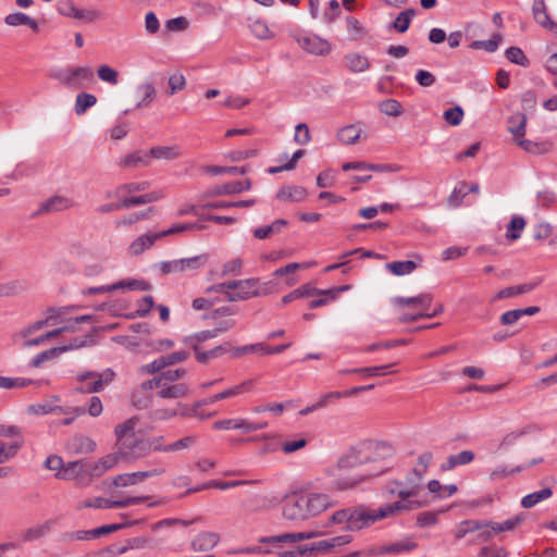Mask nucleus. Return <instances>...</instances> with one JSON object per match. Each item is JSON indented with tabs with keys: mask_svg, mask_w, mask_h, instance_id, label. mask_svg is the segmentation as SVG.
Listing matches in <instances>:
<instances>
[{
	"mask_svg": "<svg viewBox=\"0 0 557 557\" xmlns=\"http://www.w3.org/2000/svg\"><path fill=\"white\" fill-rule=\"evenodd\" d=\"M60 480H74L81 486H87L92 481L89 461L76 460L65 465L63 471L57 472Z\"/></svg>",
	"mask_w": 557,
	"mask_h": 557,
	"instance_id": "9",
	"label": "nucleus"
},
{
	"mask_svg": "<svg viewBox=\"0 0 557 557\" xmlns=\"http://www.w3.org/2000/svg\"><path fill=\"white\" fill-rule=\"evenodd\" d=\"M393 304L399 310H412L417 313L430 311V313H442L444 308L440 302H433L430 294H421L414 297H395Z\"/></svg>",
	"mask_w": 557,
	"mask_h": 557,
	"instance_id": "8",
	"label": "nucleus"
},
{
	"mask_svg": "<svg viewBox=\"0 0 557 557\" xmlns=\"http://www.w3.org/2000/svg\"><path fill=\"white\" fill-rule=\"evenodd\" d=\"M92 308L96 311H107L109 313H117L120 311L126 310L127 306L124 301L119 300H108L102 301L97 306H90V305H73L71 307H67V310H83V309H89Z\"/></svg>",
	"mask_w": 557,
	"mask_h": 557,
	"instance_id": "25",
	"label": "nucleus"
},
{
	"mask_svg": "<svg viewBox=\"0 0 557 557\" xmlns=\"http://www.w3.org/2000/svg\"><path fill=\"white\" fill-rule=\"evenodd\" d=\"M160 238L159 233L144 234L135 238L127 248L131 256H139L149 249Z\"/></svg>",
	"mask_w": 557,
	"mask_h": 557,
	"instance_id": "24",
	"label": "nucleus"
},
{
	"mask_svg": "<svg viewBox=\"0 0 557 557\" xmlns=\"http://www.w3.org/2000/svg\"><path fill=\"white\" fill-rule=\"evenodd\" d=\"M119 459H121V457H120L119 453L116 451L114 454L106 455L104 457L100 458L97 461H92V462L89 461L92 479L99 478L107 471L114 468L117 465Z\"/></svg>",
	"mask_w": 557,
	"mask_h": 557,
	"instance_id": "22",
	"label": "nucleus"
},
{
	"mask_svg": "<svg viewBox=\"0 0 557 557\" xmlns=\"http://www.w3.org/2000/svg\"><path fill=\"white\" fill-rule=\"evenodd\" d=\"M527 121V115L523 113H516L508 119V131L512 134L516 141L524 136Z\"/></svg>",
	"mask_w": 557,
	"mask_h": 557,
	"instance_id": "35",
	"label": "nucleus"
},
{
	"mask_svg": "<svg viewBox=\"0 0 557 557\" xmlns=\"http://www.w3.org/2000/svg\"><path fill=\"white\" fill-rule=\"evenodd\" d=\"M33 382L32 379L0 376V388H23L30 385Z\"/></svg>",
	"mask_w": 557,
	"mask_h": 557,
	"instance_id": "61",
	"label": "nucleus"
},
{
	"mask_svg": "<svg viewBox=\"0 0 557 557\" xmlns=\"http://www.w3.org/2000/svg\"><path fill=\"white\" fill-rule=\"evenodd\" d=\"M500 41H502V35L494 34L491 39L472 41L470 44V48L474 49V50L483 49L487 52H495L498 49Z\"/></svg>",
	"mask_w": 557,
	"mask_h": 557,
	"instance_id": "53",
	"label": "nucleus"
},
{
	"mask_svg": "<svg viewBox=\"0 0 557 557\" xmlns=\"http://www.w3.org/2000/svg\"><path fill=\"white\" fill-rule=\"evenodd\" d=\"M97 102V98L87 92H82L76 96L75 100V113L81 115L87 111L90 107L95 106Z\"/></svg>",
	"mask_w": 557,
	"mask_h": 557,
	"instance_id": "54",
	"label": "nucleus"
},
{
	"mask_svg": "<svg viewBox=\"0 0 557 557\" xmlns=\"http://www.w3.org/2000/svg\"><path fill=\"white\" fill-rule=\"evenodd\" d=\"M251 188L250 180H246L244 182H231L223 184L221 186H216L211 189L210 195L212 196H223V195H233L240 194L244 190H248Z\"/></svg>",
	"mask_w": 557,
	"mask_h": 557,
	"instance_id": "28",
	"label": "nucleus"
},
{
	"mask_svg": "<svg viewBox=\"0 0 557 557\" xmlns=\"http://www.w3.org/2000/svg\"><path fill=\"white\" fill-rule=\"evenodd\" d=\"M304 496L311 518L334 506V502H332L331 497L324 493H308L304 494Z\"/></svg>",
	"mask_w": 557,
	"mask_h": 557,
	"instance_id": "18",
	"label": "nucleus"
},
{
	"mask_svg": "<svg viewBox=\"0 0 557 557\" xmlns=\"http://www.w3.org/2000/svg\"><path fill=\"white\" fill-rule=\"evenodd\" d=\"M274 287L271 281L261 283L257 278H247L212 285L207 288V294L216 293L223 301H242L268 295Z\"/></svg>",
	"mask_w": 557,
	"mask_h": 557,
	"instance_id": "2",
	"label": "nucleus"
},
{
	"mask_svg": "<svg viewBox=\"0 0 557 557\" xmlns=\"http://www.w3.org/2000/svg\"><path fill=\"white\" fill-rule=\"evenodd\" d=\"M533 289V285L531 284H522L518 286H509L502 290H499L494 297L493 300L503 299L512 297L519 294L528 293Z\"/></svg>",
	"mask_w": 557,
	"mask_h": 557,
	"instance_id": "58",
	"label": "nucleus"
},
{
	"mask_svg": "<svg viewBox=\"0 0 557 557\" xmlns=\"http://www.w3.org/2000/svg\"><path fill=\"white\" fill-rule=\"evenodd\" d=\"M282 513L290 521H305L311 518L304 494L288 497L283 505Z\"/></svg>",
	"mask_w": 557,
	"mask_h": 557,
	"instance_id": "11",
	"label": "nucleus"
},
{
	"mask_svg": "<svg viewBox=\"0 0 557 557\" xmlns=\"http://www.w3.org/2000/svg\"><path fill=\"white\" fill-rule=\"evenodd\" d=\"M409 486L405 488H400L397 492L391 490V494L397 495L399 499H412L413 496L418 494V491L421 486V482H418L414 478H408Z\"/></svg>",
	"mask_w": 557,
	"mask_h": 557,
	"instance_id": "56",
	"label": "nucleus"
},
{
	"mask_svg": "<svg viewBox=\"0 0 557 557\" xmlns=\"http://www.w3.org/2000/svg\"><path fill=\"white\" fill-rule=\"evenodd\" d=\"M26 289L22 281L14 280L0 284V297L15 296Z\"/></svg>",
	"mask_w": 557,
	"mask_h": 557,
	"instance_id": "57",
	"label": "nucleus"
},
{
	"mask_svg": "<svg viewBox=\"0 0 557 557\" xmlns=\"http://www.w3.org/2000/svg\"><path fill=\"white\" fill-rule=\"evenodd\" d=\"M205 226L198 223H180L176 225H173L172 227L164 230L162 232H158L160 235V238H163L165 236L188 232V231H201Z\"/></svg>",
	"mask_w": 557,
	"mask_h": 557,
	"instance_id": "55",
	"label": "nucleus"
},
{
	"mask_svg": "<svg viewBox=\"0 0 557 557\" xmlns=\"http://www.w3.org/2000/svg\"><path fill=\"white\" fill-rule=\"evenodd\" d=\"M348 285L336 286L329 289H318L312 284H304L298 288L294 289L289 294L282 298L283 304H289L295 300H301L313 297L312 300L308 301L307 309H317L331 301H334L338 294L347 290Z\"/></svg>",
	"mask_w": 557,
	"mask_h": 557,
	"instance_id": "5",
	"label": "nucleus"
},
{
	"mask_svg": "<svg viewBox=\"0 0 557 557\" xmlns=\"http://www.w3.org/2000/svg\"><path fill=\"white\" fill-rule=\"evenodd\" d=\"M57 10L59 14L85 22H94L100 17L96 10L78 9L72 0H59Z\"/></svg>",
	"mask_w": 557,
	"mask_h": 557,
	"instance_id": "13",
	"label": "nucleus"
},
{
	"mask_svg": "<svg viewBox=\"0 0 557 557\" xmlns=\"http://www.w3.org/2000/svg\"><path fill=\"white\" fill-rule=\"evenodd\" d=\"M22 445V440H16L12 443L0 441V463H4L12 459L17 454Z\"/></svg>",
	"mask_w": 557,
	"mask_h": 557,
	"instance_id": "47",
	"label": "nucleus"
},
{
	"mask_svg": "<svg viewBox=\"0 0 557 557\" xmlns=\"http://www.w3.org/2000/svg\"><path fill=\"white\" fill-rule=\"evenodd\" d=\"M361 137V128L351 124L342 127L337 132V139L344 145H354Z\"/></svg>",
	"mask_w": 557,
	"mask_h": 557,
	"instance_id": "39",
	"label": "nucleus"
},
{
	"mask_svg": "<svg viewBox=\"0 0 557 557\" xmlns=\"http://www.w3.org/2000/svg\"><path fill=\"white\" fill-rule=\"evenodd\" d=\"M137 418H131L115 426L117 453L125 461H135L150 454L147 437L136 435Z\"/></svg>",
	"mask_w": 557,
	"mask_h": 557,
	"instance_id": "3",
	"label": "nucleus"
},
{
	"mask_svg": "<svg viewBox=\"0 0 557 557\" xmlns=\"http://www.w3.org/2000/svg\"><path fill=\"white\" fill-rule=\"evenodd\" d=\"M255 384H256V380H253V379L246 380V381L242 382L240 384L231 386V387L215 394V398H221V400H222V399H227V398L238 396L243 393L250 392Z\"/></svg>",
	"mask_w": 557,
	"mask_h": 557,
	"instance_id": "36",
	"label": "nucleus"
},
{
	"mask_svg": "<svg viewBox=\"0 0 557 557\" xmlns=\"http://www.w3.org/2000/svg\"><path fill=\"white\" fill-rule=\"evenodd\" d=\"M347 67L354 73H361L369 69L370 62L367 57L350 52L345 57Z\"/></svg>",
	"mask_w": 557,
	"mask_h": 557,
	"instance_id": "38",
	"label": "nucleus"
},
{
	"mask_svg": "<svg viewBox=\"0 0 557 557\" xmlns=\"http://www.w3.org/2000/svg\"><path fill=\"white\" fill-rule=\"evenodd\" d=\"M432 459L433 455L430 451H424L419 456L417 465L412 470V475L416 480H418V482L422 481L423 475L425 474Z\"/></svg>",
	"mask_w": 557,
	"mask_h": 557,
	"instance_id": "48",
	"label": "nucleus"
},
{
	"mask_svg": "<svg viewBox=\"0 0 557 557\" xmlns=\"http://www.w3.org/2000/svg\"><path fill=\"white\" fill-rule=\"evenodd\" d=\"M486 525L487 520H463L458 524L455 531V537L456 540H461L467 534L474 532L476 530H482L486 528Z\"/></svg>",
	"mask_w": 557,
	"mask_h": 557,
	"instance_id": "37",
	"label": "nucleus"
},
{
	"mask_svg": "<svg viewBox=\"0 0 557 557\" xmlns=\"http://www.w3.org/2000/svg\"><path fill=\"white\" fill-rule=\"evenodd\" d=\"M268 426L267 422H250L247 419H223L213 423L215 430H240L244 433L256 432Z\"/></svg>",
	"mask_w": 557,
	"mask_h": 557,
	"instance_id": "14",
	"label": "nucleus"
},
{
	"mask_svg": "<svg viewBox=\"0 0 557 557\" xmlns=\"http://www.w3.org/2000/svg\"><path fill=\"white\" fill-rule=\"evenodd\" d=\"M72 206V201L63 196L51 197L44 206L46 211L65 210Z\"/></svg>",
	"mask_w": 557,
	"mask_h": 557,
	"instance_id": "62",
	"label": "nucleus"
},
{
	"mask_svg": "<svg viewBox=\"0 0 557 557\" xmlns=\"http://www.w3.org/2000/svg\"><path fill=\"white\" fill-rule=\"evenodd\" d=\"M216 336H218V334L214 329L206 330V331H200L193 335L184 337L183 343L186 346L191 347L195 351H197L199 344H201L208 339L214 338Z\"/></svg>",
	"mask_w": 557,
	"mask_h": 557,
	"instance_id": "41",
	"label": "nucleus"
},
{
	"mask_svg": "<svg viewBox=\"0 0 557 557\" xmlns=\"http://www.w3.org/2000/svg\"><path fill=\"white\" fill-rule=\"evenodd\" d=\"M149 282L140 278H123L112 284L87 287L81 290L83 297L126 290H149Z\"/></svg>",
	"mask_w": 557,
	"mask_h": 557,
	"instance_id": "6",
	"label": "nucleus"
},
{
	"mask_svg": "<svg viewBox=\"0 0 557 557\" xmlns=\"http://www.w3.org/2000/svg\"><path fill=\"white\" fill-rule=\"evenodd\" d=\"M166 472V469L161 463L157 467L146 470V471H137L131 473L117 474L113 478L112 484L115 487H126L135 485L139 482L145 481L146 479L153 476H161Z\"/></svg>",
	"mask_w": 557,
	"mask_h": 557,
	"instance_id": "12",
	"label": "nucleus"
},
{
	"mask_svg": "<svg viewBox=\"0 0 557 557\" xmlns=\"http://www.w3.org/2000/svg\"><path fill=\"white\" fill-rule=\"evenodd\" d=\"M380 111L388 116H399L403 113L401 104L395 99H385L380 106Z\"/></svg>",
	"mask_w": 557,
	"mask_h": 557,
	"instance_id": "63",
	"label": "nucleus"
},
{
	"mask_svg": "<svg viewBox=\"0 0 557 557\" xmlns=\"http://www.w3.org/2000/svg\"><path fill=\"white\" fill-rule=\"evenodd\" d=\"M119 165L124 169L146 168L150 165L149 151L145 152L141 150L134 151L129 154L122 157L119 161Z\"/></svg>",
	"mask_w": 557,
	"mask_h": 557,
	"instance_id": "23",
	"label": "nucleus"
},
{
	"mask_svg": "<svg viewBox=\"0 0 557 557\" xmlns=\"http://www.w3.org/2000/svg\"><path fill=\"white\" fill-rule=\"evenodd\" d=\"M98 77L106 83L116 85L119 83V73L109 65H100L97 71Z\"/></svg>",
	"mask_w": 557,
	"mask_h": 557,
	"instance_id": "64",
	"label": "nucleus"
},
{
	"mask_svg": "<svg viewBox=\"0 0 557 557\" xmlns=\"http://www.w3.org/2000/svg\"><path fill=\"white\" fill-rule=\"evenodd\" d=\"M137 92L140 95V101H138L136 108L148 107L156 97V89L150 83L139 85Z\"/></svg>",
	"mask_w": 557,
	"mask_h": 557,
	"instance_id": "51",
	"label": "nucleus"
},
{
	"mask_svg": "<svg viewBox=\"0 0 557 557\" xmlns=\"http://www.w3.org/2000/svg\"><path fill=\"white\" fill-rule=\"evenodd\" d=\"M219 535L212 532L198 534L191 542V548L196 552H208L219 543Z\"/></svg>",
	"mask_w": 557,
	"mask_h": 557,
	"instance_id": "29",
	"label": "nucleus"
},
{
	"mask_svg": "<svg viewBox=\"0 0 557 557\" xmlns=\"http://www.w3.org/2000/svg\"><path fill=\"white\" fill-rule=\"evenodd\" d=\"M381 520H384L381 508L370 509L366 505L339 509L330 517L332 523L345 524V530L349 532L360 531Z\"/></svg>",
	"mask_w": 557,
	"mask_h": 557,
	"instance_id": "4",
	"label": "nucleus"
},
{
	"mask_svg": "<svg viewBox=\"0 0 557 557\" xmlns=\"http://www.w3.org/2000/svg\"><path fill=\"white\" fill-rule=\"evenodd\" d=\"M386 268L397 276L410 274L417 268L416 262L411 260L395 261L386 264Z\"/></svg>",
	"mask_w": 557,
	"mask_h": 557,
	"instance_id": "52",
	"label": "nucleus"
},
{
	"mask_svg": "<svg viewBox=\"0 0 557 557\" xmlns=\"http://www.w3.org/2000/svg\"><path fill=\"white\" fill-rule=\"evenodd\" d=\"M211 294H207V289L205 290V295L193 300L191 307L195 311H210L213 310V306L216 301L221 299L213 297ZM220 309H214V313H219Z\"/></svg>",
	"mask_w": 557,
	"mask_h": 557,
	"instance_id": "43",
	"label": "nucleus"
},
{
	"mask_svg": "<svg viewBox=\"0 0 557 557\" xmlns=\"http://www.w3.org/2000/svg\"><path fill=\"white\" fill-rule=\"evenodd\" d=\"M150 496L143 495V496H134V497H126L123 499H116L111 500L103 497H95L91 499H85L77 504V509H84V508H97V509H110V508H125L133 505H138L147 499H149Z\"/></svg>",
	"mask_w": 557,
	"mask_h": 557,
	"instance_id": "10",
	"label": "nucleus"
},
{
	"mask_svg": "<svg viewBox=\"0 0 557 557\" xmlns=\"http://www.w3.org/2000/svg\"><path fill=\"white\" fill-rule=\"evenodd\" d=\"M532 13L539 25L557 35V23L550 18L544 0H534Z\"/></svg>",
	"mask_w": 557,
	"mask_h": 557,
	"instance_id": "19",
	"label": "nucleus"
},
{
	"mask_svg": "<svg viewBox=\"0 0 557 557\" xmlns=\"http://www.w3.org/2000/svg\"><path fill=\"white\" fill-rule=\"evenodd\" d=\"M163 197L161 191H151L145 195L136 196V197H124L121 200L122 209H127L136 206L146 205L149 202L158 201Z\"/></svg>",
	"mask_w": 557,
	"mask_h": 557,
	"instance_id": "32",
	"label": "nucleus"
},
{
	"mask_svg": "<svg viewBox=\"0 0 557 557\" xmlns=\"http://www.w3.org/2000/svg\"><path fill=\"white\" fill-rule=\"evenodd\" d=\"M189 394V386L185 383H175L162 385L157 395L163 399L182 398Z\"/></svg>",
	"mask_w": 557,
	"mask_h": 557,
	"instance_id": "30",
	"label": "nucleus"
},
{
	"mask_svg": "<svg viewBox=\"0 0 557 557\" xmlns=\"http://www.w3.org/2000/svg\"><path fill=\"white\" fill-rule=\"evenodd\" d=\"M249 28L253 36L260 40H268L274 37V33L270 30L268 24L260 18H250Z\"/></svg>",
	"mask_w": 557,
	"mask_h": 557,
	"instance_id": "40",
	"label": "nucleus"
},
{
	"mask_svg": "<svg viewBox=\"0 0 557 557\" xmlns=\"http://www.w3.org/2000/svg\"><path fill=\"white\" fill-rule=\"evenodd\" d=\"M306 190L298 186H285L277 193V198L281 200L301 201L306 198Z\"/></svg>",
	"mask_w": 557,
	"mask_h": 557,
	"instance_id": "46",
	"label": "nucleus"
},
{
	"mask_svg": "<svg viewBox=\"0 0 557 557\" xmlns=\"http://www.w3.org/2000/svg\"><path fill=\"white\" fill-rule=\"evenodd\" d=\"M392 447L381 443H361L346 454L337 462L326 469L330 479V487L337 492H345L358 487L374 474L384 472L383 466L375 471L361 470L368 463H374L381 459V453H391Z\"/></svg>",
	"mask_w": 557,
	"mask_h": 557,
	"instance_id": "1",
	"label": "nucleus"
},
{
	"mask_svg": "<svg viewBox=\"0 0 557 557\" xmlns=\"http://www.w3.org/2000/svg\"><path fill=\"white\" fill-rule=\"evenodd\" d=\"M92 315H76L74 319H70L65 324L62 326L54 327L51 331L46 332L45 334L32 339L28 342L30 345H40L46 339H49L51 337H55L60 335L63 332H74L75 325L79 323H84L91 320Z\"/></svg>",
	"mask_w": 557,
	"mask_h": 557,
	"instance_id": "17",
	"label": "nucleus"
},
{
	"mask_svg": "<svg viewBox=\"0 0 557 557\" xmlns=\"http://www.w3.org/2000/svg\"><path fill=\"white\" fill-rule=\"evenodd\" d=\"M114 375L115 373L111 369H106L103 372H79L76 375V380L81 383V386H78L76 391L85 394L101 392L110 382H112Z\"/></svg>",
	"mask_w": 557,
	"mask_h": 557,
	"instance_id": "7",
	"label": "nucleus"
},
{
	"mask_svg": "<svg viewBox=\"0 0 557 557\" xmlns=\"http://www.w3.org/2000/svg\"><path fill=\"white\" fill-rule=\"evenodd\" d=\"M52 521H46L41 524L27 529L23 534L24 542H33L48 534L51 530Z\"/></svg>",
	"mask_w": 557,
	"mask_h": 557,
	"instance_id": "44",
	"label": "nucleus"
},
{
	"mask_svg": "<svg viewBox=\"0 0 557 557\" xmlns=\"http://www.w3.org/2000/svg\"><path fill=\"white\" fill-rule=\"evenodd\" d=\"M474 459L472 450H462L458 454L448 456L447 460L441 465L443 471H449L457 466L468 465Z\"/></svg>",
	"mask_w": 557,
	"mask_h": 557,
	"instance_id": "33",
	"label": "nucleus"
},
{
	"mask_svg": "<svg viewBox=\"0 0 557 557\" xmlns=\"http://www.w3.org/2000/svg\"><path fill=\"white\" fill-rule=\"evenodd\" d=\"M552 495H553V491L550 487L542 488L541 491H536V492L525 495L521 499V506L527 509L532 508L536 504L549 498Z\"/></svg>",
	"mask_w": 557,
	"mask_h": 557,
	"instance_id": "42",
	"label": "nucleus"
},
{
	"mask_svg": "<svg viewBox=\"0 0 557 557\" xmlns=\"http://www.w3.org/2000/svg\"><path fill=\"white\" fill-rule=\"evenodd\" d=\"M51 77L66 87L77 88L72 67H62L54 70L51 73Z\"/></svg>",
	"mask_w": 557,
	"mask_h": 557,
	"instance_id": "50",
	"label": "nucleus"
},
{
	"mask_svg": "<svg viewBox=\"0 0 557 557\" xmlns=\"http://www.w3.org/2000/svg\"><path fill=\"white\" fill-rule=\"evenodd\" d=\"M414 14L416 11L411 8L400 12L393 23V28L398 33L407 32Z\"/></svg>",
	"mask_w": 557,
	"mask_h": 557,
	"instance_id": "49",
	"label": "nucleus"
},
{
	"mask_svg": "<svg viewBox=\"0 0 557 557\" xmlns=\"http://www.w3.org/2000/svg\"><path fill=\"white\" fill-rule=\"evenodd\" d=\"M297 42L304 50L315 55H326L332 50L331 44L317 35L299 37Z\"/></svg>",
	"mask_w": 557,
	"mask_h": 557,
	"instance_id": "16",
	"label": "nucleus"
},
{
	"mask_svg": "<svg viewBox=\"0 0 557 557\" xmlns=\"http://www.w3.org/2000/svg\"><path fill=\"white\" fill-rule=\"evenodd\" d=\"M525 226V220L522 216H513L507 227L506 237L510 240L520 238V233Z\"/></svg>",
	"mask_w": 557,
	"mask_h": 557,
	"instance_id": "59",
	"label": "nucleus"
},
{
	"mask_svg": "<svg viewBox=\"0 0 557 557\" xmlns=\"http://www.w3.org/2000/svg\"><path fill=\"white\" fill-rule=\"evenodd\" d=\"M418 544L409 539H405L395 543L382 545L380 547L371 549V555H384V554H391V555H397L401 553L410 552L414 548H417Z\"/></svg>",
	"mask_w": 557,
	"mask_h": 557,
	"instance_id": "20",
	"label": "nucleus"
},
{
	"mask_svg": "<svg viewBox=\"0 0 557 557\" xmlns=\"http://www.w3.org/2000/svg\"><path fill=\"white\" fill-rule=\"evenodd\" d=\"M96 448V443L84 435H75L70 438L67 449L74 454H89Z\"/></svg>",
	"mask_w": 557,
	"mask_h": 557,
	"instance_id": "27",
	"label": "nucleus"
},
{
	"mask_svg": "<svg viewBox=\"0 0 557 557\" xmlns=\"http://www.w3.org/2000/svg\"><path fill=\"white\" fill-rule=\"evenodd\" d=\"M4 22L10 26H20L26 25L32 29L36 30L38 28L37 22L30 16L26 15L22 12L11 13L5 16Z\"/></svg>",
	"mask_w": 557,
	"mask_h": 557,
	"instance_id": "45",
	"label": "nucleus"
},
{
	"mask_svg": "<svg viewBox=\"0 0 557 557\" xmlns=\"http://www.w3.org/2000/svg\"><path fill=\"white\" fill-rule=\"evenodd\" d=\"M351 540L350 535L344 534L314 542L317 555L332 553L335 547L347 545Z\"/></svg>",
	"mask_w": 557,
	"mask_h": 557,
	"instance_id": "26",
	"label": "nucleus"
},
{
	"mask_svg": "<svg viewBox=\"0 0 557 557\" xmlns=\"http://www.w3.org/2000/svg\"><path fill=\"white\" fill-rule=\"evenodd\" d=\"M424 503L417 499H399L394 503L384 504L381 506V515L383 519L398 516L403 512H408L421 508Z\"/></svg>",
	"mask_w": 557,
	"mask_h": 557,
	"instance_id": "15",
	"label": "nucleus"
},
{
	"mask_svg": "<svg viewBox=\"0 0 557 557\" xmlns=\"http://www.w3.org/2000/svg\"><path fill=\"white\" fill-rule=\"evenodd\" d=\"M72 70L77 88L84 87V82H90L94 78V72L91 67L87 65L72 67Z\"/></svg>",
	"mask_w": 557,
	"mask_h": 557,
	"instance_id": "60",
	"label": "nucleus"
},
{
	"mask_svg": "<svg viewBox=\"0 0 557 557\" xmlns=\"http://www.w3.org/2000/svg\"><path fill=\"white\" fill-rule=\"evenodd\" d=\"M320 532H293L284 533L275 536H265L260 540L261 543H297L305 540L318 537Z\"/></svg>",
	"mask_w": 557,
	"mask_h": 557,
	"instance_id": "21",
	"label": "nucleus"
},
{
	"mask_svg": "<svg viewBox=\"0 0 557 557\" xmlns=\"http://www.w3.org/2000/svg\"><path fill=\"white\" fill-rule=\"evenodd\" d=\"M150 159L158 160H175L182 156V150L178 146H154L149 150Z\"/></svg>",
	"mask_w": 557,
	"mask_h": 557,
	"instance_id": "31",
	"label": "nucleus"
},
{
	"mask_svg": "<svg viewBox=\"0 0 557 557\" xmlns=\"http://www.w3.org/2000/svg\"><path fill=\"white\" fill-rule=\"evenodd\" d=\"M288 224L284 219H277L270 225L260 226L253 230V236L257 239H267L274 234H278Z\"/></svg>",
	"mask_w": 557,
	"mask_h": 557,
	"instance_id": "34",
	"label": "nucleus"
}]
</instances>
